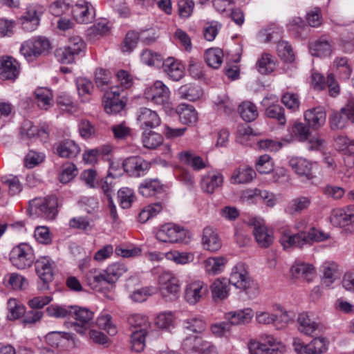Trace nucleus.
<instances>
[{
	"mask_svg": "<svg viewBox=\"0 0 354 354\" xmlns=\"http://www.w3.org/2000/svg\"><path fill=\"white\" fill-rule=\"evenodd\" d=\"M38 106L47 110L51 106L53 100L52 91L47 88H39L35 92Z\"/></svg>",
	"mask_w": 354,
	"mask_h": 354,
	"instance_id": "46",
	"label": "nucleus"
},
{
	"mask_svg": "<svg viewBox=\"0 0 354 354\" xmlns=\"http://www.w3.org/2000/svg\"><path fill=\"white\" fill-rule=\"evenodd\" d=\"M137 120L142 130H149L158 127L161 120L158 113L147 107H141L137 112Z\"/></svg>",
	"mask_w": 354,
	"mask_h": 354,
	"instance_id": "13",
	"label": "nucleus"
},
{
	"mask_svg": "<svg viewBox=\"0 0 354 354\" xmlns=\"http://www.w3.org/2000/svg\"><path fill=\"white\" fill-rule=\"evenodd\" d=\"M147 331L134 330L131 335V347L136 352H141L145 348V336Z\"/></svg>",
	"mask_w": 354,
	"mask_h": 354,
	"instance_id": "56",
	"label": "nucleus"
},
{
	"mask_svg": "<svg viewBox=\"0 0 354 354\" xmlns=\"http://www.w3.org/2000/svg\"><path fill=\"white\" fill-rule=\"evenodd\" d=\"M214 104L216 106L217 111L226 115H230L234 110V106L232 102L226 95L218 97L214 101Z\"/></svg>",
	"mask_w": 354,
	"mask_h": 354,
	"instance_id": "52",
	"label": "nucleus"
},
{
	"mask_svg": "<svg viewBox=\"0 0 354 354\" xmlns=\"http://www.w3.org/2000/svg\"><path fill=\"white\" fill-rule=\"evenodd\" d=\"M85 280L88 286L92 289H96L100 285H104L105 277L102 270H90L85 276Z\"/></svg>",
	"mask_w": 354,
	"mask_h": 354,
	"instance_id": "50",
	"label": "nucleus"
},
{
	"mask_svg": "<svg viewBox=\"0 0 354 354\" xmlns=\"http://www.w3.org/2000/svg\"><path fill=\"white\" fill-rule=\"evenodd\" d=\"M118 197L121 207L124 209L130 207L135 198L133 190L127 187L119 189Z\"/></svg>",
	"mask_w": 354,
	"mask_h": 354,
	"instance_id": "60",
	"label": "nucleus"
},
{
	"mask_svg": "<svg viewBox=\"0 0 354 354\" xmlns=\"http://www.w3.org/2000/svg\"><path fill=\"white\" fill-rule=\"evenodd\" d=\"M73 339L71 333L61 331H53L47 334L46 340L51 346L57 347L64 344L66 340Z\"/></svg>",
	"mask_w": 354,
	"mask_h": 354,
	"instance_id": "48",
	"label": "nucleus"
},
{
	"mask_svg": "<svg viewBox=\"0 0 354 354\" xmlns=\"http://www.w3.org/2000/svg\"><path fill=\"white\" fill-rule=\"evenodd\" d=\"M348 118L344 113L339 111H333L328 118L330 127L332 130L343 129L347 124Z\"/></svg>",
	"mask_w": 354,
	"mask_h": 354,
	"instance_id": "47",
	"label": "nucleus"
},
{
	"mask_svg": "<svg viewBox=\"0 0 354 354\" xmlns=\"http://www.w3.org/2000/svg\"><path fill=\"white\" fill-rule=\"evenodd\" d=\"M126 271L127 268L123 264L116 263L110 265L106 270H102L105 277V283H115Z\"/></svg>",
	"mask_w": 354,
	"mask_h": 354,
	"instance_id": "32",
	"label": "nucleus"
},
{
	"mask_svg": "<svg viewBox=\"0 0 354 354\" xmlns=\"http://www.w3.org/2000/svg\"><path fill=\"white\" fill-rule=\"evenodd\" d=\"M165 72L174 81L180 80L184 76V67L174 58L169 57L162 62Z\"/></svg>",
	"mask_w": 354,
	"mask_h": 354,
	"instance_id": "29",
	"label": "nucleus"
},
{
	"mask_svg": "<svg viewBox=\"0 0 354 354\" xmlns=\"http://www.w3.org/2000/svg\"><path fill=\"white\" fill-rule=\"evenodd\" d=\"M223 181V178L221 174L218 172L208 174L201 180V188L204 192L212 194L216 189L222 185Z\"/></svg>",
	"mask_w": 354,
	"mask_h": 354,
	"instance_id": "30",
	"label": "nucleus"
},
{
	"mask_svg": "<svg viewBox=\"0 0 354 354\" xmlns=\"http://www.w3.org/2000/svg\"><path fill=\"white\" fill-rule=\"evenodd\" d=\"M50 48L49 41L44 37L29 39L21 44L20 53L28 62L33 61L39 55L48 53Z\"/></svg>",
	"mask_w": 354,
	"mask_h": 354,
	"instance_id": "7",
	"label": "nucleus"
},
{
	"mask_svg": "<svg viewBox=\"0 0 354 354\" xmlns=\"http://www.w3.org/2000/svg\"><path fill=\"white\" fill-rule=\"evenodd\" d=\"M226 263L227 259L223 257H209L204 261L206 272L214 275L221 273Z\"/></svg>",
	"mask_w": 354,
	"mask_h": 354,
	"instance_id": "36",
	"label": "nucleus"
},
{
	"mask_svg": "<svg viewBox=\"0 0 354 354\" xmlns=\"http://www.w3.org/2000/svg\"><path fill=\"white\" fill-rule=\"evenodd\" d=\"M36 272L43 282L39 286V290H46L49 289V283L53 281L54 272L50 260L46 257H41L35 261Z\"/></svg>",
	"mask_w": 354,
	"mask_h": 354,
	"instance_id": "11",
	"label": "nucleus"
},
{
	"mask_svg": "<svg viewBox=\"0 0 354 354\" xmlns=\"http://www.w3.org/2000/svg\"><path fill=\"white\" fill-rule=\"evenodd\" d=\"M144 96L147 101L166 107L169 103L170 91L162 82L156 81L145 90Z\"/></svg>",
	"mask_w": 354,
	"mask_h": 354,
	"instance_id": "8",
	"label": "nucleus"
},
{
	"mask_svg": "<svg viewBox=\"0 0 354 354\" xmlns=\"http://www.w3.org/2000/svg\"><path fill=\"white\" fill-rule=\"evenodd\" d=\"M255 176L256 172L252 168L239 167L233 172L231 181L234 184L248 183L252 181Z\"/></svg>",
	"mask_w": 354,
	"mask_h": 354,
	"instance_id": "33",
	"label": "nucleus"
},
{
	"mask_svg": "<svg viewBox=\"0 0 354 354\" xmlns=\"http://www.w3.org/2000/svg\"><path fill=\"white\" fill-rule=\"evenodd\" d=\"M297 322L299 331L306 335H312L319 328L318 324L312 321L306 313L299 315Z\"/></svg>",
	"mask_w": 354,
	"mask_h": 354,
	"instance_id": "38",
	"label": "nucleus"
},
{
	"mask_svg": "<svg viewBox=\"0 0 354 354\" xmlns=\"http://www.w3.org/2000/svg\"><path fill=\"white\" fill-rule=\"evenodd\" d=\"M205 341L201 336L190 335L183 340L181 347L187 353H199Z\"/></svg>",
	"mask_w": 354,
	"mask_h": 354,
	"instance_id": "35",
	"label": "nucleus"
},
{
	"mask_svg": "<svg viewBox=\"0 0 354 354\" xmlns=\"http://www.w3.org/2000/svg\"><path fill=\"white\" fill-rule=\"evenodd\" d=\"M207 286L201 281H195L187 285L185 299L189 304L194 305L207 294Z\"/></svg>",
	"mask_w": 354,
	"mask_h": 354,
	"instance_id": "15",
	"label": "nucleus"
},
{
	"mask_svg": "<svg viewBox=\"0 0 354 354\" xmlns=\"http://www.w3.org/2000/svg\"><path fill=\"white\" fill-rule=\"evenodd\" d=\"M253 234L255 239L261 248H268L273 242L274 236L271 230L260 221H256L254 223Z\"/></svg>",
	"mask_w": 354,
	"mask_h": 354,
	"instance_id": "18",
	"label": "nucleus"
},
{
	"mask_svg": "<svg viewBox=\"0 0 354 354\" xmlns=\"http://www.w3.org/2000/svg\"><path fill=\"white\" fill-rule=\"evenodd\" d=\"M183 328L194 333H202L206 330L207 323L201 317H192L183 321Z\"/></svg>",
	"mask_w": 354,
	"mask_h": 354,
	"instance_id": "37",
	"label": "nucleus"
},
{
	"mask_svg": "<svg viewBox=\"0 0 354 354\" xmlns=\"http://www.w3.org/2000/svg\"><path fill=\"white\" fill-rule=\"evenodd\" d=\"M228 282L241 289L249 297H254L259 293L258 283L251 278L242 263H237L232 270Z\"/></svg>",
	"mask_w": 354,
	"mask_h": 354,
	"instance_id": "1",
	"label": "nucleus"
},
{
	"mask_svg": "<svg viewBox=\"0 0 354 354\" xmlns=\"http://www.w3.org/2000/svg\"><path fill=\"white\" fill-rule=\"evenodd\" d=\"M75 21L80 24L91 23L95 17V10L92 4L86 0H79L72 8Z\"/></svg>",
	"mask_w": 354,
	"mask_h": 354,
	"instance_id": "12",
	"label": "nucleus"
},
{
	"mask_svg": "<svg viewBox=\"0 0 354 354\" xmlns=\"http://www.w3.org/2000/svg\"><path fill=\"white\" fill-rule=\"evenodd\" d=\"M223 53L220 48H209L205 53L207 64L213 68H218L223 62Z\"/></svg>",
	"mask_w": 354,
	"mask_h": 354,
	"instance_id": "44",
	"label": "nucleus"
},
{
	"mask_svg": "<svg viewBox=\"0 0 354 354\" xmlns=\"http://www.w3.org/2000/svg\"><path fill=\"white\" fill-rule=\"evenodd\" d=\"M178 94L181 98L196 101L203 95V91L198 86L187 84L179 88Z\"/></svg>",
	"mask_w": 354,
	"mask_h": 354,
	"instance_id": "34",
	"label": "nucleus"
},
{
	"mask_svg": "<svg viewBox=\"0 0 354 354\" xmlns=\"http://www.w3.org/2000/svg\"><path fill=\"white\" fill-rule=\"evenodd\" d=\"M267 117L277 120L279 123L283 125L286 122L284 109L279 104H272L269 106L266 110Z\"/></svg>",
	"mask_w": 354,
	"mask_h": 354,
	"instance_id": "54",
	"label": "nucleus"
},
{
	"mask_svg": "<svg viewBox=\"0 0 354 354\" xmlns=\"http://www.w3.org/2000/svg\"><path fill=\"white\" fill-rule=\"evenodd\" d=\"M330 222L335 226L344 227L354 223V205H348L345 209H337L333 212Z\"/></svg>",
	"mask_w": 354,
	"mask_h": 354,
	"instance_id": "19",
	"label": "nucleus"
},
{
	"mask_svg": "<svg viewBox=\"0 0 354 354\" xmlns=\"http://www.w3.org/2000/svg\"><path fill=\"white\" fill-rule=\"evenodd\" d=\"M163 142V137L161 134L151 129L145 130L142 133V143L145 147L153 149L159 147Z\"/></svg>",
	"mask_w": 354,
	"mask_h": 354,
	"instance_id": "40",
	"label": "nucleus"
},
{
	"mask_svg": "<svg viewBox=\"0 0 354 354\" xmlns=\"http://www.w3.org/2000/svg\"><path fill=\"white\" fill-rule=\"evenodd\" d=\"M185 237V230L176 225L167 223L161 226L156 233V239L163 243L182 241Z\"/></svg>",
	"mask_w": 354,
	"mask_h": 354,
	"instance_id": "9",
	"label": "nucleus"
},
{
	"mask_svg": "<svg viewBox=\"0 0 354 354\" xmlns=\"http://www.w3.org/2000/svg\"><path fill=\"white\" fill-rule=\"evenodd\" d=\"M254 316L251 308L229 312L225 315L228 322H222L211 326L212 333L216 337H223L230 330L232 325L245 324L250 322Z\"/></svg>",
	"mask_w": 354,
	"mask_h": 354,
	"instance_id": "3",
	"label": "nucleus"
},
{
	"mask_svg": "<svg viewBox=\"0 0 354 354\" xmlns=\"http://www.w3.org/2000/svg\"><path fill=\"white\" fill-rule=\"evenodd\" d=\"M162 297L166 301L176 300L180 294V285L178 279L169 271L163 272L158 279Z\"/></svg>",
	"mask_w": 354,
	"mask_h": 354,
	"instance_id": "6",
	"label": "nucleus"
},
{
	"mask_svg": "<svg viewBox=\"0 0 354 354\" xmlns=\"http://www.w3.org/2000/svg\"><path fill=\"white\" fill-rule=\"evenodd\" d=\"M141 59L145 64L149 66H158L162 63V58L161 55L149 49L142 50L141 53Z\"/></svg>",
	"mask_w": 354,
	"mask_h": 354,
	"instance_id": "59",
	"label": "nucleus"
},
{
	"mask_svg": "<svg viewBox=\"0 0 354 354\" xmlns=\"http://www.w3.org/2000/svg\"><path fill=\"white\" fill-rule=\"evenodd\" d=\"M139 39V32L133 30L128 32L124 39L122 50L124 53L131 52L137 46Z\"/></svg>",
	"mask_w": 354,
	"mask_h": 354,
	"instance_id": "57",
	"label": "nucleus"
},
{
	"mask_svg": "<svg viewBox=\"0 0 354 354\" xmlns=\"http://www.w3.org/2000/svg\"><path fill=\"white\" fill-rule=\"evenodd\" d=\"M35 254L32 248L25 243L14 247L10 253V261L13 266L18 269L30 268L35 261Z\"/></svg>",
	"mask_w": 354,
	"mask_h": 354,
	"instance_id": "4",
	"label": "nucleus"
},
{
	"mask_svg": "<svg viewBox=\"0 0 354 354\" xmlns=\"http://www.w3.org/2000/svg\"><path fill=\"white\" fill-rule=\"evenodd\" d=\"M56 152L62 158H73L80 153V148L73 140L66 139L57 144Z\"/></svg>",
	"mask_w": 354,
	"mask_h": 354,
	"instance_id": "28",
	"label": "nucleus"
},
{
	"mask_svg": "<svg viewBox=\"0 0 354 354\" xmlns=\"http://www.w3.org/2000/svg\"><path fill=\"white\" fill-rule=\"evenodd\" d=\"M71 317L75 320L73 325L79 327L76 331L81 334L84 333L85 330L93 324V313L86 308L77 306H71Z\"/></svg>",
	"mask_w": 354,
	"mask_h": 354,
	"instance_id": "10",
	"label": "nucleus"
},
{
	"mask_svg": "<svg viewBox=\"0 0 354 354\" xmlns=\"http://www.w3.org/2000/svg\"><path fill=\"white\" fill-rule=\"evenodd\" d=\"M270 347L265 344L254 343L250 345V352L251 354H260V352H265L268 354H278L279 348L274 344L275 340L270 337L268 339Z\"/></svg>",
	"mask_w": 354,
	"mask_h": 354,
	"instance_id": "45",
	"label": "nucleus"
},
{
	"mask_svg": "<svg viewBox=\"0 0 354 354\" xmlns=\"http://www.w3.org/2000/svg\"><path fill=\"white\" fill-rule=\"evenodd\" d=\"M304 118L308 127L317 130L325 124L326 113L323 107L318 106L307 110L304 113Z\"/></svg>",
	"mask_w": 354,
	"mask_h": 354,
	"instance_id": "16",
	"label": "nucleus"
},
{
	"mask_svg": "<svg viewBox=\"0 0 354 354\" xmlns=\"http://www.w3.org/2000/svg\"><path fill=\"white\" fill-rule=\"evenodd\" d=\"M202 243L205 250L216 252L222 246V241L217 232L210 227L203 230Z\"/></svg>",
	"mask_w": 354,
	"mask_h": 354,
	"instance_id": "23",
	"label": "nucleus"
},
{
	"mask_svg": "<svg viewBox=\"0 0 354 354\" xmlns=\"http://www.w3.org/2000/svg\"><path fill=\"white\" fill-rule=\"evenodd\" d=\"M328 342L324 337L314 338L309 344H306L305 354H322L328 349Z\"/></svg>",
	"mask_w": 354,
	"mask_h": 354,
	"instance_id": "43",
	"label": "nucleus"
},
{
	"mask_svg": "<svg viewBox=\"0 0 354 354\" xmlns=\"http://www.w3.org/2000/svg\"><path fill=\"white\" fill-rule=\"evenodd\" d=\"M281 102L292 112L297 111L300 105L299 97L292 93H286L281 97Z\"/></svg>",
	"mask_w": 354,
	"mask_h": 354,
	"instance_id": "61",
	"label": "nucleus"
},
{
	"mask_svg": "<svg viewBox=\"0 0 354 354\" xmlns=\"http://www.w3.org/2000/svg\"><path fill=\"white\" fill-rule=\"evenodd\" d=\"M124 170L131 176L138 177L149 169V164L140 156H132L125 159L122 164Z\"/></svg>",
	"mask_w": 354,
	"mask_h": 354,
	"instance_id": "14",
	"label": "nucleus"
},
{
	"mask_svg": "<svg viewBox=\"0 0 354 354\" xmlns=\"http://www.w3.org/2000/svg\"><path fill=\"white\" fill-rule=\"evenodd\" d=\"M243 197L247 199L261 198L266 202L269 207H273L275 205V199L272 194L266 190L255 189L253 190H248L244 192Z\"/></svg>",
	"mask_w": 354,
	"mask_h": 354,
	"instance_id": "42",
	"label": "nucleus"
},
{
	"mask_svg": "<svg viewBox=\"0 0 354 354\" xmlns=\"http://www.w3.org/2000/svg\"><path fill=\"white\" fill-rule=\"evenodd\" d=\"M280 243L284 250L292 248H302L304 245H306L305 232L295 234L283 233L280 238Z\"/></svg>",
	"mask_w": 354,
	"mask_h": 354,
	"instance_id": "26",
	"label": "nucleus"
},
{
	"mask_svg": "<svg viewBox=\"0 0 354 354\" xmlns=\"http://www.w3.org/2000/svg\"><path fill=\"white\" fill-rule=\"evenodd\" d=\"M97 325L99 328L105 330L110 335H115L118 330L116 326L111 322L109 315H102L97 319Z\"/></svg>",
	"mask_w": 354,
	"mask_h": 354,
	"instance_id": "64",
	"label": "nucleus"
},
{
	"mask_svg": "<svg viewBox=\"0 0 354 354\" xmlns=\"http://www.w3.org/2000/svg\"><path fill=\"white\" fill-rule=\"evenodd\" d=\"M279 56L286 62L291 63L295 60V54L291 46L286 41H282L277 44Z\"/></svg>",
	"mask_w": 354,
	"mask_h": 354,
	"instance_id": "58",
	"label": "nucleus"
},
{
	"mask_svg": "<svg viewBox=\"0 0 354 354\" xmlns=\"http://www.w3.org/2000/svg\"><path fill=\"white\" fill-rule=\"evenodd\" d=\"M97 185L101 188L108 200L112 199V194L115 192V183L113 177L110 174L98 181Z\"/></svg>",
	"mask_w": 354,
	"mask_h": 354,
	"instance_id": "51",
	"label": "nucleus"
},
{
	"mask_svg": "<svg viewBox=\"0 0 354 354\" xmlns=\"http://www.w3.org/2000/svg\"><path fill=\"white\" fill-rule=\"evenodd\" d=\"M128 323L136 329L135 330L147 331L149 326L147 317L139 314L130 315L128 317Z\"/></svg>",
	"mask_w": 354,
	"mask_h": 354,
	"instance_id": "53",
	"label": "nucleus"
},
{
	"mask_svg": "<svg viewBox=\"0 0 354 354\" xmlns=\"http://www.w3.org/2000/svg\"><path fill=\"white\" fill-rule=\"evenodd\" d=\"M179 160L192 167L194 171H200L207 167L208 162L203 160V158L196 155L192 150H185L178 154Z\"/></svg>",
	"mask_w": 354,
	"mask_h": 354,
	"instance_id": "17",
	"label": "nucleus"
},
{
	"mask_svg": "<svg viewBox=\"0 0 354 354\" xmlns=\"http://www.w3.org/2000/svg\"><path fill=\"white\" fill-rule=\"evenodd\" d=\"M211 291L213 299L223 300L228 296V285L225 279L222 280L218 279L211 285Z\"/></svg>",
	"mask_w": 354,
	"mask_h": 354,
	"instance_id": "41",
	"label": "nucleus"
},
{
	"mask_svg": "<svg viewBox=\"0 0 354 354\" xmlns=\"http://www.w3.org/2000/svg\"><path fill=\"white\" fill-rule=\"evenodd\" d=\"M312 203L310 196H298L292 198L285 207V212L289 215H297L306 210Z\"/></svg>",
	"mask_w": 354,
	"mask_h": 354,
	"instance_id": "20",
	"label": "nucleus"
},
{
	"mask_svg": "<svg viewBox=\"0 0 354 354\" xmlns=\"http://www.w3.org/2000/svg\"><path fill=\"white\" fill-rule=\"evenodd\" d=\"M77 169L72 162H66L62 167V171L59 174V180L62 183H67L77 175Z\"/></svg>",
	"mask_w": 354,
	"mask_h": 354,
	"instance_id": "55",
	"label": "nucleus"
},
{
	"mask_svg": "<svg viewBox=\"0 0 354 354\" xmlns=\"http://www.w3.org/2000/svg\"><path fill=\"white\" fill-rule=\"evenodd\" d=\"M22 28L28 32L35 30L39 24V17L35 6H29L21 18Z\"/></svg>",
	"mask_w": 354,
	"mask_h": 354,
	"instance_id": "25",
	"label": "nucleus"
},
{
	"mask_svg": "<svg viewBox=\"0 0 354 354\" xmlns=\"http://www.w3.org/2000/svg\"><path fill=\"white\" fill-rule=\"evenodd\" d=\"M111 79V73L104 68H97L95 73V82L97 86L102 90L105 89V86L109 85Z\"/></svg>",
	"mask_w": 354,
	"mask_h": 354,
	"instance_id": "62",
	"label": "nucleus"
},
{
	"mask_svg": "<svg viewBox=\"0 0 354 354\" xmlns=\"http://www.w3.org/2000/svg\"><path fill=\"white\" fill-rule=\"evenodd\" d=\"M290 272L293 278L308 282L313 281L315 275L313 266L304 262L293 264L290 268Z\"/></svg>",
	"mask_w": 354,
	"mask_h": 354,
	"instance_id": "21",
	"label": "nucleus"
},
{
	"mask_svg": "<svg viewBox=\"0 0 354 354\" xmlns=\"http://www.w3.org/2000/svg\"><path fill=\"white\" fill-rule=\"evenodd\" d=\"M124 88L111 86L104 94L103 105L108 114L120 113L126 105Z\"/></svg>",
	"mask_w": 354,
	"mask_h": 354,
	"instance_id": "5",
	"label": "nucleus"
},
{
	"mask_svg": "<svg viewBox=\"0 0 354 354\" xmlns=\"http://www.w3.org/2000/svg\"><path fill=\"white\" fill-rule=\"evenodd\" d=\"M176 111L180 122L185 124L195 123L198 120V113L192 105L181 104L177 106Z\"/></svg>",
	"mask_w": 354,
	"mask_h": 354,
	"instance_id": "31",
	"label": "nucleus"
},
{
	"mask_svg": "<svg viewBox=\"0 0 354 354\" xmlns=\"http://www.w3.org/2000/svg\"><path fill=\"white\" fill-rule=\"evenodd\" d=\"M309 50L313 56L328 57L331 55L333 47L330 41L322 37L310 42L309 44Z\"/></svg>",
	"mask_w": 354,
	"mask_h": 354,
	"instance_id": "27",
	"label": "nucleus"
},
{
	"mask_svg": "<svg viewBox=\"0 0 354 354\" xmlns=\"http://www.w3.org/2000/svg\"><path fill=\"white\" fill-rule=\"evenodd\" d=\"M55 55L57 61L62 64H71L77 57V55L66 46L57 48L55 52Z\"/></svg>",
	"mask_w": 354,
	"mask_h": 354,
	"instance_id": "63",
	"label": "nucleus"
},
{
	"mask_svg": "<svg viewBox=\"0 0 354 354\" xmlns=\"http://www.w3.org/2000/svg\"><path fill=\"white\" fill-rule=\"evenodd\" d=\"M238 110L242 119L248 122L256 120L259 115L256 105L249 101L243 102Z\"/></svg>",
	"mask_w": 354,
	"mask_h": 354,
	"instance_id": "39",
	"label": "nucleus"
},
{
	"mask_svg": "<svg viewBox=\"0 0 354 354\" xmlns=\"http://www.w3.org/2000/svg\"><path fill=\"white\" fill-rule=\"evenodd\" d=\"M18 63L12 57L0 59V78L4 80H15L19 75Z\"/></svg>",
	"mask_w": 354,
	"mask_h": 354,
	"instance_id": "22",
	"label": "nucleus"
},
{
	"mask_svg": "<svg viewBox=\"0 0 354 354\" xmlns=\"http://www.w3.org/2000/svg\"><path fill=\"white\" fill-rule=\"evenodd\" d=\"M257 67L259 72L261 74H268L274 71L275 68V62L274 57L270 55L264 53L257 61Z\"/></svg>",
	"mask_w": 354,
	"mask_h": 354,
	"instance_id": "49",
	"label": "nucleus"
},
{
	"mask_svg": "<svg viewBox=\"0 0 354 354\" xmlns=\"http://www.w3.org/2000/svg\"><path fill=\"white\" fill-rule=\"evenodd\" d=\"M289 165L299 176H305L308 179L313 178V164L305 158L293 157L289 160Z\"/></svg>",
	"mask_w": 354,
	"mask_h": 354,
	"instance_id": "24",
	"label": "nucleus"
},
{
	"mask_svg": "<svg viewBox=\"0 0 354 354\" xmlns=\"http://www.w3.org/2000/svg\"><path fill=\"white\" fill-rule=\"evenodd\" d=\"M57 199L55 196L35 198L29 201L28 212L33 218L41 217L53 220L57 213Z\"/></svg>",
	"mask_w": 354,
	"mask_h": 354,
	"instance_id": "2",
	"label": "nucleus"
}]
</instances>
